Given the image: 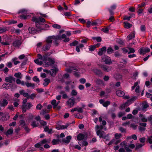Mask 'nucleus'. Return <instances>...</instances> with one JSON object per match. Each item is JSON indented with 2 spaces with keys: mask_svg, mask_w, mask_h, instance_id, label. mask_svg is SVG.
<instances>
[{
  "mask_svg": "<svg viewBox=\"0 0 152 152\" xmlns=\"http://www.w3.org/2000/svg\"><path fill=\"white\" fill-rule=\"evenodd\" d=\"M64 39L63 42H69L70 39L68 37H66V36L64 34H63L61 35H58L56 36L53 35L48 37L46 40V42L48 44H51L52 42V39Z\"/></svg>",
  "mask_w": 152,
  "mask_h": 152,
  "instance_id": "nucleus-1",
  "label": "nucleus"
},
{
  "mask_svg": "<svg viewBox=\"0 0 152 152\" xmlns=\"http://www.w3.org/2000/svg\"><path fill=\"white\" fill-rule=\"evenodd\" d=\"M67 72L71 73L72 71L75 72L74 75L76 77H80V73H83L85 72V69L81 68H80L76 66H70L69 68L67 69Z\"/></svg>",
  "mask_w": 152,
  "mask_h": 152,
  "instance_id": "nucleus-2",
  "label": "nucleus"
},
{
  "mask_svg": "<svg viewBox=\"0 0 152 152\" xmlns=\"http://www.w3.org/2000/svg\"><path fill=\"white\" fill-rule=\"evenodd\" d=\"M32 21L35 23L36 27L38 28H40L41 26L40 25V23H44L45 21V20L44 18L41 17L37 18L36 17L34 16L32 18Z\"/></svg>",
  "mask_w": 152,
  "mask_h": 152,
  "instance_id": "nucleus-3",
  "label": "nucleus"
},
{
  "mask_svg": "<svg viewBox=\"0 0 152 152\" xmlns=\"http://www.w3.org/2000/svg\"><path fill=\"white\" fill-rule=\"evenodd\" d=\"M37 57L38 59L34 60V61L36 64L39 65H42L43 64V62L42 61H39V59L42 60L43 61H47V55H44L42 56L41 54H37Z\"/></svg>",
  "mask_w": 152,
  "mask_h": 152,
  "instance_id": "nucleus-4",
  "label": "nucleus"
},
{
  "mask_svg": "<svg viewBox=\"0 0 152 152\" xmlns=\"http://www.w3.org/2000/svg\"><path fill=\"white\" fill-rule=\"evenodd\" d=\"M101 60L102 62L106 64L110 65L112 64L113 61L111 60L110 58L107 56H103L102 57Z\"/></svg>",
  "mask_w": 152,
  "mask_h": 152,
  "instance_id": "nucleus-5",
  "label": "nucleus"
},
{
  "mask_svg": "<svg viewBox=\"0 0 152 152\" xmlns=\"http://www.w3.org/2000/svg\"><path fill=\"white\" fill-rule=\"evenodd\" d=\"M150 51V49L147 47H142L141 48L138 50V52L140 55H144L147 53L149 52Z\"/></svg>",
  "mask_w": 152,
  "mask_h": 152,
  "instance_id": "nucleus-6",
  "label": "nucleus"
},
{
  "mask_svg": "<svg viewBox=\"0 0 152 152\" xmlns=\"http://www.w3.org/2000/svg\"><path fill=\"white\" fill-rule=\"evenodd\" d=\"M75 99L73 97H71L66 102V105L68 107H71L74 106L75 103Z\"/></svg>",
  "mask_w": 152,
  "mask_h": 152,
  "instance_id": "nucleus-7",
  "label": "nucleus"
},
{
  "mask_svg": "<svg viewBox=\"0 0 152 152\" xmlns=\"http://www.w3.org/2000/svg\"><path fill=\"white\" fill-rule=\"evenodd\" d=\"M5 81L9 83H11L15 82V79L12 76L9 75L5 78Z\"/></svg>",
  "mask_w": 152,
  "mask_h": 152,
  "instance_id": "nucleus-8",
  "label": "nucleus"
},
{
  "mask_svg": "<svg viewBox=\"0 0 152 152\" xmlns=\"http://www.w3.org/2000/svg\"><path fill=\"white\" fill-rule=\"evenodd\" d=\"M47 60L48 61V62H46L45 64V66L47 67L49 66L53 65L55 63L54 59L50 58H48V57Z\"/></svg>",
  "mask_w": 152,
  "mask_h": 152,
  "instance_id": "nucleus-9",
  "label": "nucleus"
},
{
  "mask_svg": "<svg viewBox=\"0 0 152 152\" xmlns=\"http://www.w3.org/2000/svg\"><path fill=\"white\" fill-rule=\"evenodd\" d=\"M58 71V69L55 66H53L52 67V69L49 71V72L51 76H54L56 75Z\"/></svg>",
  "mask_w": 152,
  "mask_h": 152,
  "instance_id": "nucleus-10",
  "label": "nucleus"
},
{
  "mask_svg": "<svg viewBox=\"0 0 152 152\" xmlns=\"http://www.w3.org/2000/svg\"><path fill=\"white\" fill-rule=\"evenodd\" d=\"M99 103L102 104L103 106L105 107L107 106L110 104V101H107L104 102V100L103 99H101L99 100Z\"/></svg>",
  "mask_w": 152,
  "mask_h": 152,
  "instance_id": "nucleus-11",
  "label": "nucleus"
},
{
  "mask_svg": "<svg viewBox=\"0 0 152 152\" xmlns=\"http://www.w3.org/2000/svg\"><path fill=\"white\" fill-rule=\"evenodd\" d=\"M22 42L20 40H16L12 43L13 46L15 47H18L21 44Z\"/></svg>",
  "mask_w": 152,
  "mask_h": 152,
  "instance_id": "nucleus-12",
  "label": "nucleus"
},
{
  "mask_svg": "<svg viewBox=\"0 0 152 152\" xmlns=\"http://www.w3.org/2000/svg\"><path fill=\"white\" fill-rule=\"evenodd\" d=\"M96 134L98 136H99V137L101 138L102 137L104 138H106V137L104 136V131H101L100 130H98L97 131H96Z\"/></svg>",
  "mask_w": 152,
  "mask_h": 152,
  "instance_id": "nucleus-13",
  "label": "nucleus"
},
{
  "mask_svg": "<svg viewBox=\"0 0 152 152\" xmlns=\"http://www.w3.org/2000/svg\"><path fill=\"white\" fill-rule=\"evenodd\" d=\"M135 35V31H134L128 36L127 38V39L128 40H130L132 38H134Z\"/></svg>",
  "mask_w": 152,
  "mask_h": 152,
  "instance_id": "nucleus-14",
  "label": "nucleus"
},
{
  "mask_svg": "<svg viewBox=\"0 0 152 152\" xmlns=\"http://www.w3.org/2000/svg\"><path fill=\"white\" fill-rule=\"evenodd\" d=\"M116 94L117 95L120 97H122L124 96L125 95L124 92L121 90H118L116 92Z\"/></svg>",
  "mask_w": 152,
  "mask_h": 152,
  "instance_id": "nucleus-15",
  "label": "nucleus"
},
{
  "mask_svg": "<svg viewBox=\"0 0 152 152\" xmlns=\"http://www.w3.org/2000/svg\"><path fill=\"white\" fill-rule=\"evenodd\" d=\"M71 139V137L70 136H68L66 137V138L63 139L62 141L64 143L68 144L70 142Z\"/></svg>",
  "mask_w": 152,
  "mask_h": 152,
  "instance_id": "nucleus-16",
  "label": "nucleus"
},
{
  "mask_svg": "<svg viewBox=\"0 0 152 152\" xmlns=\"http://www.w3.org/2000/svg\"><path fill=\"white\" fill-rule=\"evenodd\" d=\"M8 103L7 100L5 99H4L0 101V106L1 107H5L7 105Z\"/></svg>",
  "mask_w": 152,
  "mask_h": 152,
  "instance_id": "nucleus-17",
  "label": "nucleus"
},
{
  "mask_svg": "<svg viewBox=\"0 0 152 152\" xmlns=\"http://www.w3.org/2000/svg\"><path fill=\"white\" fill-rule=\"evenodd\" d=\"M101 68L105 71L107 72H109L111 69V68L110 66L106 65H102Z\"/></svg>",
  "mask_w": 152,
  "mask_h": 152,
  "instance_id": "nucleus-18",
  "label": "nucleus"
},
{
  "mask_svg": "<svg viewBox=\"0 0 152 152\" xmlns=\"http://www.w3.org/2000/svg\"><path fill=\"white\" fill-rule=\"evenodd\" d=\"M85 135L82 134L80 133L77 136V138L78 140H83L85 138Z\"/></svg>",
  "mask_w": 152,
  "mask_h": 152,
  "instance_id": "nucleus-19",
  "label": "nucleus"
},
{
  "mask_svg": "<svg viewBox=\"0 0 152 152\" xmlns=\"http://www.w3.org/2000/svg\"><path fill=\"white\" fill-rule=\"evenodd\" d=\"M50 47L51 45L50 44L47 43L43 46L42 49L44 51L48 50H49Z\"/></svg>",
  "mask_w": 152,
  "mask_h": 152,
  "instance_id": "nucleus-20",
  "label": "nucleus"
},
{
  "mask_svg": "<svg viewBox=\"0 0 152 152\" xmlns=\"http://www.w3.org/2000/svg\"><path fill=\"white\" fill-rule=\"evenodd\" d=\"M11 85L9 83H5L3 84L2 86V88L7 89L10 88Z\"/></svg>",
  "mask_w": 152,
  "mask_h": 152,
  "instance_id": "nucleus-21",
  "label": "nucleus"
},
{
  "mask_svg": "<svg viewBox=\"0 0 152 152\" xmlns=\"http://www.w3.org/2000/svg\"><path fill=\"white\" fill-rule=\"evenodd\" d=\"M25 85L28 88L31 87L33 88H34L35 86L34 84L29 83V82L28 81L25 83Z\"/></svg>",
  "mask_w": 152,
  "mask_h": 152,
  "instance_id": "nucleus-22",
  "label": "nucleus"
},
{
  "mask_svg": "<svg viewBox=\"0 0 152 152\" xmlns=\"http://www.w3.org/2000/svg\"><path fill=\"white\" fill-rule=\"evenodd\" d=\"M9 115L8 114H7L4 116H2L1 118V120L2 121H6L9 119Z\"/></svg>",
  "mask_w": 152,
  "mask_h": 152,
  "instance_id": "nucleus-23",
  "label": "nucleus"
},
{
  "mask_svg": "<svg viewBox=\"0 0 152 152\" xmlns=\"http://www.w3.org/2000/svg\"><path fill=\"white\" fill-rule=\"evenodd\" d=\"M50 82V80L48 78H45L44 79V82L43 83V85L46 86L48 85L49 83Z\"/></svg>",
  "mask_w": 152,
  "mask_h": 152,
  "instance_id": "nucleus-24",
  "label": "nucleus"
},
{
  "mask_svg": "<svg viewBox=\"0 0 152 152\" xmlns=\"http://www.w3.org/2000/svg\"><path fill=\"white\" fill-rule=\"evenodd\" d=\"M103 128V127L102 125H96L95 126V129L96 130V131H97L98 130H100L101 131L102 130Z\"/></svg>",
  "mask_w": 152,
  "mask_h": 152,
  "instance_id": "nucleus-25",
  "label": "nucleus"
},
{
  "mask_svg": "<svg viewBox=\"0 0 152 152\" xmlns=\"http://www.w3.org/2000/svg\"><path fill=\"white\" fill-rule=\"evenodd\" d=\"M109 11L110 13L111 16L110 17L109 19L110 21H112L113 20H114V18L113 16V15L114 14V13L113 12V11H112L110 9H109Z\"/></svg>",
  "mask_w": 152,
  "mask_h": 152,
  "instance_id": "nucleus-26",
  "label": "nucleus"
},
{
  "mask_svg": "<svg viewBox=\"0 0 152 152\" xmlns=\"http://www.w3.org/2000/svg\"><path fill=\"white\" fill-rule=\"evenodd\" d=\"M28 30L29 33L31 34L35 33L36 32V31L35 29V28H34L32 27H30L28 28Z\"/></svg>",
  "mask_w": 152,
  "mask_h": 152,
  "instance_id": "nucleus-27",
  "label": "nucleus"
},
{
  "mask_svg": "<svg viewBox=\"0 0 152 152\" xmlns=\"http://www.w3.org/2000/svg\"><path fill=\"white\" fill-rule=\"evenodd\" d=\"M137 99V97L136 96H134L132 97L131 99H129L128 101H129L130 104H131L135 101Z\"/></svg>",
  "mask_w": 152,
  "mask_h": 152,
  "instance_id": "nucleus-28",
  "label": "nucleus"
},
{
  "mask_svg": "<svg viewBox=\"0 0 152 152\" xmlns=\"http://www.w3.org/2000/svg\"><path fill=\"white\" fill-rule=\"evenodd\" d=\"M124 27L126 28H129L132 26V25L129 23L124 22Z\"/></svg>",
  "mask_w": 152,
  "mask_h": 152,
  "instance_id": "nucleus-29",
  "label": "nucleus"
},
{
  "mask_svg": "<svg viewBox=\"0 0 152 152\" xmlns=\"http://www.w3.org/2000/svg\"><path fill=\"white\" fill-rule=\"evenodd\" d=\"M94 71L96 74L97 75L100 76L102 75V72L100 70L97 69H95L94 70Z\"/></svg>",
  "mask_w": 152,
  "mask_h": 152,
  "instance_id": "nucleus-30",
  "label": "nucleus"
},
{
  "mask_svg": "<svg viewBox=\"0 0 152 152\" xmlns=\"http://www.w3.org/2000/svg\"><path fill=\"white\" fill-rule=\"evenodd\" d=\"M79 144L81 146H86L88 145V143L86 141H83L79 142Z\"/></svg>",
  "mask_w": 152,
  "mask_h": 152,
  "instance_id": "nucleus-31",
  "label": "nucleus"
},
{
  "mask_svg": "<svg viewBox=\"0 0 152 152\" xmlns=\"http://www.w3.org/2000/svg\"><path fill=\"white\" fill-rule=\"evenodd\" d=\"M13 129L12 128H10L9 129H8L7 132L6 134L7 136H8V135L11 134L13 133Z\"/></svg>",
  "mask_w": 152,
  "mask_h": 152,
  "instance_id": "nucleus-32",
  "label": "nucleus"
},
{
  "mask_svg": "<svg viewBox=\"0 0 152 152\" xmlns=\"http://www.w3.org/2000/svg\"><path fill=\"white\" fill-rule=\"evenodd\" d=\"M14 76L18 79H21L22 77L21 74L20 72H18L15 73L14 74Z\"/></svg>",
  "mask_w": 152,
  "mask_h": 152,
  "instance_id": "nucleus-33",
  "label": "nucleus"
},
{
  "mask_svg": "<svg viewBox=\"0 0 152 152\" xmlns=\"http://www.w3.org/2000/svg\"><path fill=\"white\" fill-rule=\"evenodd\" d=\"M51 104L53 105V108H55L57 106V104H56V101L55 99L53 100L51 102Z\"/></svg>",
  "mask_w": 152,
  "mask_h": 152,
  "instance_id": "nucleus-34",
  "label": "nucleus"
},
{
  "mask_svg": "<svg viewBox=\"0 0 152 152\" xmlns=\"http://www.w3.org/2000/svg\"><path fill=\"white\" fill-rule=\"evenodd\" d=\"M18 59V58L16 57H15L12 59V61L14 63V64L15 65H16L20 63V61H16Z\"/></svg>",
  "mask_w": 152,
  "mask_h": 152,
  "instance_id": "nucleus-35",
  "label": "nucleus"
},
{
  "mask_svg": "<svg viewBox=\"0 0 152 152\" xmlns=\"http://www.w3.org/2000/svg\"><path fill=\"white\" fill-rule=\"evenodd\" d=\"M49 111L46 109L42 110L40 113V114L42 115H45V114L49 112Z\"/></svg>",
  "mask_w": 152,
  "mask_h": 152,
  "instance_id": "nucleus-36",
  "label": "nucleus"
},
{
  "mask_svg": "<svg viewBox=\"0 0 152 152\" xmlns=\"http://www.w3.org/2000/svg\"><path fill=\"white\" fill-rule=\"evenodd\" d=\"M60 140L58 139H53L52 141V143L53 145H55L58 144Z\"/></svg>",
  "mask_w": 152,
  "mask_h": 152,
  "instance_id": "nucleus-37",
  "label": "nucleus"
},
{
  "mask_svg": "<svg viewBox=\"0 0 152 152\" xmlns=\"http://www.w3.org/2000/svg\"><path fill=\"white\" fill-rule=\"evenodd\" d=\"M96 48V45H90L89 46V50L90 51H93Z\"/></svg>",
  "mask_w": 152,
  "mask_h": 152,
  "instance_id": "nucleus-38",
  "label": "nucleus"
},
{
  "mask_svg": "<svg viewBox=\"0 0 152 152\" xmlns=\"http://www.w3.org/2000/svg\"><path fill=\"white\" fill-rule=\"evenodd\" d=\"M94 40H96L98 42H101L102 41V39L100 37H93L92 38Z\"/></svg>",
  "mask_w": 152,
  "mask_h": 152,
  "instance_id": "nucleus-39",
  "label": "nucleus"
},
{
  "mask_svg": "<svg viewBox=\"0 0 152 152\" xmlns=\"http://www.w3.org/2000/svg\"><path fill=\"white\" fill-rule=\"evenodd\" d=\"M115 139H118L120 138L122 136V134H121L116 133L115 134Z\"/></svg>",
  "mask_w": 152,
  "mask_h": 152,
  "instance_id": "nucleus-40",
  "label": "nucleus"
},
{
  "mask_svg": "<svg viewBox=\"0 0 152 152\" xmlns=\"http://www.w3.org/2000/svg\"><path fill=\"white\" fill-rule=\"evenodd\" d=\"M78 44V42L77 41L75 40L72 43H71L69 44L70 46H75Z\"/></svg>",
  "mask_w": 152,
  "mask_h": 152,
  "instance_id": "nucleus-41",
  "label": "nucleus"
},
{
  "mask_svg": "<svg viewBox=\"0 0 152 152\" xmlns=\"http://www.w3.org/2000/svg\"><path fill=\"white\" fill-rule=\"evenodd\" d=\"M44 131L45 132H48V133L50 134L52 131V129H49L48 126H46L44 128Z\"/></svg>",
  "mask_w": 152,
  "mask_h": 152,
  "instance_id": "nucleus-42",
  "label": "nucleus"
},
{
  "mask_svg": "<svg viewBox=\"0 0 152 152\" xmlns=\"http://www.w3.org/2000/svg\"><path fill=\"white\" fill-rule=\"evenodd\" d=\"M50 140L47 139H45L43 140H42L40 142V143L41 144H44L47 142H50Z\"/></svg>",
  "mask_w": 152,
  "mask_h": 152,
  "instance_id": "nucleus-43",
  "label": "nucleus"
},
{
  "mask_svg": "<svg viewBox=\"0 0 152 152\" xmlns=\"http://www.w3.org/2000/svg\"><path fill=\"white\" fill-rule=\"evenodd\" d=\"M31 126L33 128L35 127L38 126V123L35 121H33L31 124Z\"/></svg>",
  "mask_w": 152,
  "mask_h": 152,
  "instance_id": "nucleus-44",
  "label": "nucleus"
},
{
  "mask_svg": "<svg viewBox=\"0 0 152 152\" xmlns=\"http://www.w3.org/2000/svg\"><path fill=\"white\" fill-rule=\"evenodd\" d=\"M107 53L110 54L113 52V50L111 47H109L107 49Z\"/></svg>",
  "mask_w": 152,
  "mask_h": 152,
  "instance_id": "nucleus-45",
  "label": "nucleus"
},
{
  "mask_svg": "<svg viewBox=\"0 0 152 152\" xmlns=\"http://www.w3.org/2000/svg\"><path fill=\"white\" fill-rule=\"evenodd\" d=\"M69 124H66L65 125H63L60 126V129H64L67 128L69 126Z\"/></svg>",
  "mask_w": 152,
  "mask_h": 152,
  "instance_id": "nucleus-46",
  "label": "nucleus"
},
{
  "mask_svg": "<svg viewBox=\"0 0 152 152\" xmlns=\"http://www.w3.org/2000/svg\"><path fill=\"white\" fill-rule=\"evenodd\" d=\"M26 104H23L22 105V112L23 113L25 112L26 111Z\"/></svg>",
  "mask_w": 152,
  "mask_h": 152,
  "instance_id": "nucleus-47",
  "label": "nucleus"
},
{
  "mask_svg": "<svg viewBox=\"0 0 152 152\" xmlns=\"http://www.w3.org/2000/svg\"><path fill=\"white\" fill-rule=\"evenodd\" d=\"M37 94L35 93H33L31 94L30 96H28V97H27V98H31L32 99H33L36 96Z\"/></svg>",
  "mask_w": 152,
  "mask_h": 152,
  "instance_id": "nucleus-48",
  "label": "nucleus"
},
{
  "mask_svg": "<svg viewBox=\"0 0 152 152\" xmlns=\"http://www.w3.org/2000/svg\"><path fill=\"white\" fill-rule=\"evenodd\" d=\"M43 106L40 103L38 104L36 107V109L37 110H40L42 108Z\"/></svg>",
  "mask_w": 152,
  "mask_h": 152,
  "instance_id": "nucleus-49",
  "label": "nucleus"
},
{
  "mask_svg": "<svg viewBox=\"0 0 152 152\" xmlns=\"http://www.w3.org/2000/svg\"><path fill=\"white\" fill-rule=\"evenodd\" d=\"M52 27L56 29H60L61 27V26L57 24L53 25H52Z\"/></svg>",
  "mask_w": 152,
  "mask_h": 152,
  "instance_id": "nucleus-50",
  "label": "nucleus"
},
{
  "mask_svg": "<svg viewBox=\"0 0 152 152\" xmlns=\"http://www.w3.org/2000/svg\"><path fill=\"white\" fill-rule=\"evenodd\" d=\"M140 30L142 32H145L146 30V27L145 25H142L140 27Z\"/></svg>",
  "mask_w": 152,
  "mask_h": 152,
  "instance_id": "nucleus-51",
  "label": "nucleus"
},
{
  "mask_svg": "<svg viewBox=\"0 0 152 152\" xmlns=\"http://www.w3.org/2000/svg\"><path fill=\"white\" fill-rule=\"evenodd\" d=\"M20 17L21 19L26 20L27 19L28 16L22 14L20 15Z\"/></svg>",
  "mask_w": 152,
  "mask_h": 152,
  "instance_id": "nucleus-52",
  "label": "nucleus"
},
{
  "mask_svg": "<svg viewBox=\"0 0 152 152\" xmlns=\"http://www.w3.org/2000/svg\"><path fill=\"white\" fill-rule=\"evenodd\" d=\"M77 111L78 112L81 113H82L83 112L82 108V107H77Z\"/></svg>",
  "mask_w": 152,
  "mask_h": 152,
  "instance_id": "nucleus-53",
  "label": "nucleus"
},
{
  "mask_svg": "<svg viewBox=\"0 0 152 152\" xmlns=\"http://www.w3.org/2000/svg\"><path fill=\"white\" fill-rule=\"evenodd\" d=\"M144 144H139L138 143L136 145V149H137L142 147L144 145Z\"/></svg>",
  "mask_w": 152,
  "mask_h": 152,
  "instance_id": "nucleus-54",
  "label": "nucleus"
},
{
  "mask_svg": "<svg viewBox=\"0 0 152 152\" xmlns=\"http://www.w3.org/2000/svg\"><path fill=\"white\" fill-rule=\"evenodd\" d=\"M147 141L150 144L152 143V135H151V136L148 137L147 139Z\"/></svg>",
  "mask_w": 152,
  "mask_h": 152,
  "instance_id": "nucleus-55",
  "label": "nucleus"
},
{
  "mask_svg": "<svg viewBox=\"0 0 152 152\" xmlns=\"http://www.w3.org/2000/svg\"><path fill=\"white\" fill-rule=\"evenodd\" d=\"M129 51L128 52V54L134 53L135 51L134 49L132 48H129Z\"/></svg>",
  "mask_w": 152,
  "mask_h": 152,
  "instance_id": "nucleus-56",
  "label": "nucleus"
},
{
  "mask_svg": "<svg viewBox=\"0 0 152 152\" xmlns=\"http://www.w3.org/2000/svg\"><path fill=\"white\" fill-rule=\"evenodd\" d=\"M129 146L127 145H125L124 146V148L126 149V151L127 152H130L132 151V150L129 148Z\"/></svg>",
  "mask_w": 152,
  "mask_h": 152,
  "instance_id": "nucleus-57",
  "label": "nucleus"
},
{
  "mask_svg": "<svg viewBox=\"0 0 152 152\" xmlns=\"http://www.w3.org/2000/svg\"><path fill=\"white\" fill-rule=\"evenodd\" d=\"M115 139H113L108 144V145H115Z\"/></svg>",
  "mask_w": 152,
  "mask_h": 152,
  "instance_id": "nucleus-58",
  "label": "nucleus"
},
{
  "mask_svg": "<svg viewBox=\"0 0 152 152\" xmlns=\"http://www.w3.org/2000/svg\"><path fill=\"white\" fill-rule=\"evenodd\" d=\"M142 106L143 109H144L148 108V105L147 103H145L142 104Z\"/></svg>",
  "mask_w": 152,
  "mask_h": 152,
  "instance_id": "nucleus-59",
  "label": "nucleus"
},
{
  "mask_svg": "<svg viewBox=\"0 0 152 152\" xmlns=\"http://www.w3.org/2000/svg\"><path fill=\"white\" fill-rule=\"evenodd\" d=\"M79 81L81 83L84 84L86 83V80L84 78H82L79 80Z\"/></svg>",
  "mask_w": 152,
  "mask_h": 152,
  "instance_id": "nucleus-60",
  "label": "nucleus"
},
{
  "mask_svg": "<svg viewBox=\"0 0 152 152\" xmlns=\"http://www.w3.org/2000/svg\"><path fill=\"white\" fill-rule=\"evenodd\" d=\"M71 95L72 96H76L77 94V92L75 90H73L71 92Z\"/></svg>",
  "mask_w": 152,
  "mask_h": 152,
  "instance_id": "nucleus-61",
  "label": "nucleus"
},
{
  "mask_svg": "<svg viewBox=\"0 0 152 152\" xmlns=\"http://www.w3.org/2000/svg\"><path fill=\"white\" fill-rule=\"evenodd\" d=\"M33 80L35 82L39 83V79L36 76H34L33 78Z\"/></svg>",
  "mask_w": 152,
  "mask_h": 152,
  "instance_id": "nucleus-62",
  "label": "nucleus"
},
{
  "mask_svg": "<svg viewBox=\"0 0 152 152\" xmlns=\"http://www.w3.org/2000/svg\"><path fill=\"white\" fill-rule=\"evenodd\" d=\"M119 129L122 133L126 132V129L122 127H119Z\"/></svg>",
  "mask_w": 152,
  "mask_h": 152,
  "instance_id": "nucleus-63",
  "label": "nucleus"
},
{
  "mask_svg": "<svg viewBox=\"0 0 152 152\" xmlns=\"http://www.w3.org/2000/svg\"><path fill=\"white\" fill-rule=\"evenodd\" d=\"M127 107L126 104H125V103H123L122 104L120 107V108L121 110L123 109L124 108H125L126 107Z\"/></svg>",
  "mask_w": 152,
  "mask_h": 152,
  "instance_id": "nucleus-64",
  "label": "nucleus"
}]
</instances>
